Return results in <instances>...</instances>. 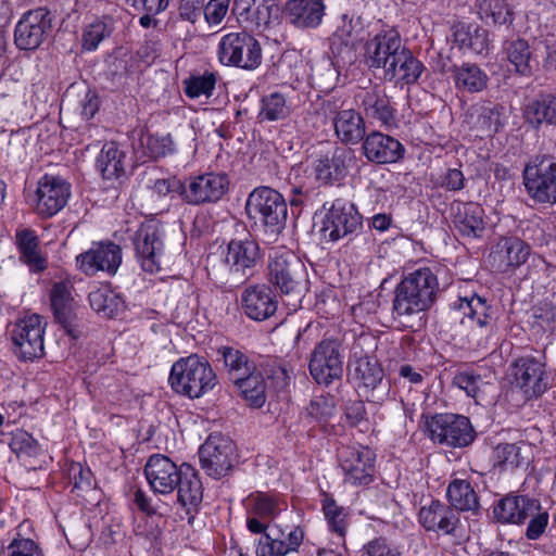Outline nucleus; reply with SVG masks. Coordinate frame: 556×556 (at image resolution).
<instances>
[{
  "label": "nucleus",
  "instance_id": "27",
  "mask_svg": "<svg viewBox=\"0 0 556 556\" xmlns=\"http://www.w3.org/2000/svg\"><path fill=\"white\" fill-rule=\"evenodd\" d=\"M351 161V152L344 148H336L315 159L312 163V170L315 179L323 184L332 186L345 178Z\"/></svg>",
  "mask_w": 556,
  "mask_h": 556
},
{
  "label": "nucleus",
  "instance_id": "59",
  "mask_svg": "<svg viewBox=\"0 0 556 556\" xmlns=\"http://www.w3.org/2000/svg\"><path fill=\"white\" fill-rule=\"evenodd\" d=\"M10 447L17 457H35L40 453L38 442L29 433L22 430L13 433Z\"/></svg>",
  "mask_w": 556,
  "mask_h": 556
},
{
  "label": "nucleus",
  "instance_id": "49",
  "mask_svg": "<svg viewBox=\"0 0 556 556\" xmlns=\"http://www.w3.org/2000/svg\"><path fill=\"white\" fill-rule=\"evenodd\" d=\"M478 8L481 20L491 21L498 26L513 25L515 12L506 0H481Z\"/></svg>",
  "mask_w": 556,
  "mask_h": 556
},
{
  "label": "nucleus",
  "instance_id": "9",
  "mask_svg": "<svg viewBox=\"0 0 556 556\" xmlns=\"http://www.w3.org/2000/svg\"><path fill=\"white\" fill-rule=\"evenodd\" d=\"M308 369L318 384L327 387L340 380L343 375L340 342L336 339L321 340L311 353Z\"/></svg>",
  "mask_w": 556,
  "mask_h": 556
},
{
  "label": "nucleus",
  "instance_id": "32",
  "mask_svg": "<svg viewBox=\"0 0 556 556\" xmlns=\"http://www.w3.org/2000/svg\"><path fill=\"white\" fill-rule=\"evenodd\" d=\"M532 458V445L526 441L500 443L493 450L494 467L501 471L527 469Z\"/></svg>",
  "mask_w": 556,
  "mask_h": 556
},
{
  "label": "nucleus",
  "instance_id": "8",
  "mask_svg": "<svg viewBox=\"0 0 556 556\" xmlns=\"http://www.w3.org/2000/svg\"><path fill=\"white\" fill-rule=\"evenodd\" d=\"M523 185L531 199L539 203H556V162L536 156L523 169Z\"/></svg>",
  "mask_w": 556,
  "mask_h": 556
},
{
  "label": "nucleus",
  "instance_id": "39",
  "mask_svg": "<svg viewBox=\"0 0 556 556\" xmlns=\"http://www.w3.org/2000/svg\"><path fill=\"white\" fill-rule=\"evenodd\" d=\"M454 41L460 49L476 54H486L491 48L489 30L479 25H459L454 31Z\"/></svg>",
  "mask_w": 556,
  "mask_h": 556
},
{
  "label": "nucleus",
  "instance_id": "51",
  "mask_svg": "<svg viewBox=\"0 0 556 556\" xmlns=\"http://www.w3.org/2000/svg\"><path fill=\"white\" fill-rule=\"evenodd\" d=\"M248 506L251 514L264 520H271L286 508V504L278 497L266 493L250 496Z\"/></svg>",
  "mask_w": 556,
  "mask_h": 556
},
{
  "label": "nucleus",
  "instance_id": "54",
  "mask_svg": "<svg viewBox=\"0 0 556 556\" xmlns=\"http://www.w3.org/2000/svg\"><path fill=\"white\" fill-rule=\"evenodd\" d=\"M112 29V18L103 17L94 21L84 31V48L87 50L97 49L99 43L111 35Z\"/></svg>",
  "mask_w": 556,
  "mask_h": 556
},
{
  "label": "nucleus",
  "instance_id": "41",
  "mask_svg": "<svg viewBox=\"0 0 556 556\" xmlns=\"http://www.w3.org/2000/svg\"><path fill=\"white\" fill-rule=\"evenodd\" d=\"M238 7H243V12L240 15L245 14V21L250 22L256 29H265L269 25L278 20L279 7L273 0H262L258 3L252 5L247 0H241L237 3Z\"/></svg>",
  "mask_w": 556,
  "mask_h": 556
},
{
  "label": "nucleus",
  "instance_id": "2",
  "mask_svg": "<svg viewBox=\"0 0 556 556\" xmlns=\"http://www.w3.org/2000/svg\"><path fill=\"white\" fill-rule=\"evenodd\" d=\"M168 381L176 393L199 399L216 386L217 377L206 359L190 355L173 364Z\"/></svg>",
  "mask_w": 556,
  "mask_h": 556
},
{
  "label": "nucleus",
  "instance_id": "11",
  "mask_svg": "<svg viewBox=\"0 0 556 556\" xmlns=\"http://www.w3.org/2000/svg\"><path fill=\"white\" fill-rule=\"evenodd\" d=\"M45 325L39 315L18 319L11 330L14 352L20 359L31 361L43 354Z\"/></svg>",
  "mask_w": 556,
  "mask_h": 556
},
{
  "label": "nucleus",
  "instance_id": "33",
  "mask_svg": "<svg viewBox=\"0 0 556 556\" xmlns=\"http://www.w3.org/2000/svg\"><path fill=\"white\" fill-rule=\"evenodd\" d=\"M530 254V247L518 238L501 240L490 253L491 265L498 271H507L523 264Z\"/></svg>",
  "mask_w": 556,
  "mask_h": 556
},
{
  "label": "nucleus",
  "instance_id": "61",
  "mask_svg": "<svg viewBox=\"0 0 556 556\" xmlns=\"http://www.w3.org/2000/svg\"><path fill=\"white\" fill-rule=\"evenodd\" d=\"M307 414L318 422H326L334 413L332 399L316 396L306 408Z\"/></svg>",
  "mask_w": 556,
  "mask_h": 556
},
{
  "label": "nucleus",
  "instance_id": "36",
  "mask_svg": "<svg viewBox=\"0 0 556 556\" xmlns=\"http://www.w3.org/2000/svg\"><path fill=\"white\" fill-rule=\"evenodd\" d=\"M326 5L323 0H288L286 14L291 24L298 28H316L325 16Z\"/></svg>",
  "mask_w": 556,
  "mask_h": 556
},
{
  "label": "nucleus",
  "instance_id": "3",
  "mask_svg": "<svg viewBox=\"0 0 556 556\" xmlns=\"http://www.w3.org/2000/svg\"><path fill=\"white\" fill-rule=\"evenodd\" d=\"M245 211L249 218L264 227L265 232L277 236L282 231L288 216L285 198L269 187H257L248 197Z\"/></svg>",
  "mask_w": 556,
  "mask_h": 556
},
{
  "label": "nucleus",
  "instance_id": "23",
  "mask_svg": "<svg viewBox=\"0 0 556 556\" xmlns=\"http://www.w3.org/2000/svg\"><path fill=\"white\" fill-rule=\"evenodd\" d=\"M182 472V465L177 466L165 455L154 454L148 459L144 473L155 493L170 494L177 488Z\"/></svg>",
  "mask_w": 556,
  "mask_h": 556
},
{
  "label": "nucleus",
  "instance_id": "45",
  "mask_svg": "<svg viewBox=\"0 0 556 556\" xmlns=\"http://www.w3.org/2000/svg\"><path fill=\"white\" fill-rule=\"evenodd\" d=\"M21 260L33 271H42L47 268V260L38 250V238L33 230L24 229L16 233Z\"/></svg>",
  "mask_w": 556,
  "mask_h": 556
},
{
  "label": "nucleus",
  "instance_id": "55",
  "mask_svg": "<svg viewBox=\"0 0 556 556\" xmlns=\"http://www.w3.org/2000/svg\"><path fill=\"white\" fill-rule=\"evenodd\" d=\"M323 510L329 528L339 536L344 538L348 528L344 508L339 506L334 500L326 497Z\"/></svg>",
  "mask_w": 556,
  "mask_h": 556
},
{
  "label": "nucleus",
  "instance_id": "35",
  "mask_svg": "<svg viewBox=\"0 0 556 556\" xmlns=\"http://www.w3.org/2000/svg\"><path fill=\"white\" fill-rule=\"evenodd\" d=\"M539 508L540 505L535 500L521 495H508L498 501L493 514L500 522L523 523Z\"/></svg>",
  "mask_w": 556,
  "mask_h": 556
},
{
  "label": "nucleus",
  "instance_id": "26",
  "mask_svg": "<svg viewBox=\"0 0 556 556\" xmlns=\"http://www.w3.org/2000/svg\"><path fill=\"white\" fill-rule=\"evenodd\" d=\"M515 368L516 387L523 393L525 400L538 397L547 390V376L539 361L522 357L515 363Z\"/></svg>",
  "mask_w": 556,
  "mask_h": 556
},
{
  "label": "nucleus",
  "instance_id": "6",
  "mask_svg": "<svg viewBox=\"0 0 556 556\" xmlns=\"http://www.w3.org/2000/svg\"><path fill=\"white\" fill-rule=\"evenodd\" d=\"M427 429L434 443L448 447L468 446L476 438L470 420L463 415L437 414L427 421Z\"/></svg>",
  "mask_w": 556,
  "mask_h": 556
},
{
  "label": "nucleus",
  "instance_id": "44",
  "mask_svg": "<svg viewBox=\"0 0 556 556\" xmlns=\"http://www.w3.org/2000/svg\"><path fill=\"white\" fill-rule=\"evenodd\" d=\"M451 507L460 511H477L479 509L478 495L470 482L463 479L453 480L446 491Z\"/></svg>",
  "mask_w": 556,
  "mask_h": 556
},
{
  "label": "nucleus",
  "instance_id": "57",
  "mask_svg": "<svg viewBox=\"0 0 556 556\" xmlns=\"http://www.w3.org/2000/svg\"><path fill=\"white\" fill-rule=\"evenodd\" d=\"M186 94L190 98L211 97L216 84L214 73H204L203 75L191 76L185 81Z\"/></svg>",
  "mask_w": 556,
  "mask_h": 556
},
{
  "label": "nucleus",
  "instance_id": "60",
  "mask_svg": "<svg viewBox=\"0 0 556 556\" xmlns=\"http://www.w3.org/2000/svg\"><path fill=\"white\" fill-rule=\"evenodd\" d=\"M70 478L73 483V491H77L78 496L92 491L96 484L91 470L84 468L79 463L71 465Z\"/></svg>",
  "mask_w": 556,
  "mask_h": 556
},
{
  "label": "nucleus",
  "instance_id": "50",
  "mask_svg": "<svg viewBox=\"0 0 556 556\" xmlns=\"http://www.w3.org/2000/svg\"><path fill=\"white\" fill-rule=\"evenodd\" d=\"M363 31V18L354 14L350 15L344 13L340 16L339 24L332 34V47L336 45V41L349 47L350 45H353L354 41L362 39Z\"/></svg>",
  "mask_w": 556,
  "mask_h": 556
},
{
  "label": "nucleus",
  "instance_id": "28",
  "mask_svg": "<svg viewBox=\"0 0 556 556\" xmlns=\"http://www.w3.org/2000/svg\"><path fill=\"white\" fill-rule=\"evenodd\" d=\"M366 159L376 164H390L400 161L405 152L404 146L395 138L380 131H371L363 139Z\"/></svg>",
  "mask_w": 556,
  "mask_h": 556
},
{
  "label": "nucleus",
  "instance_id": "43",
  "mask_svg": "<svg viewBox=\"0 0 556 556\" xmlns=\"http://www.w3.org/2000/svg\"><path fill=\"white\" fill-rule=\"evenodd\" d=\"M244 401L254 408L262 407L266 402V382L260 371L250 374L233 382Z\"/></svg>",
  "mask_w": 556,
  "mask_h": 556
},
{
  "label": "nucleus",
  "instance_id": "21",
  "mask_svg": "<svg viewBox=\"0 0 556 556\" xmlns=\"http://www.w3.org/2000/svg\"><path fill=\"white\" fill-rule=\"evenodd\" d=\"M260 257V247L255 240L232 239L227 245L224 262L230 274L245 280L252 275Z\"/></svg>",
  "mask_w": 556,
  "mask_h": 556
},
{
  "label": "nucleus",
  "instance_id": "5",
  "mask_svg": "<svg viewBox=\"0 0 556 556\" xmlns=\"http://www.w3.org/2000/svg\"><path fill=\"white\" fill-rule=\"evenodd\" d=\"M453 308L464 316L462 325L468 330V343L478 348L485 345L494 327L492 308L486 304L485 299L477 294L470 298H458L453 303Z\"/></svg>",
  "mask_w": 556,
  "mask_h": 556
},
{
  "label": "nucleus",
  "instance_id": "47",
  "mask_svg": "<svg viewBox=\"0 0 556 556\" xmlns=\"http://www.w3.org/2000/svg\"><path fill=\"white\" fill-rule=\"evenodd\" d=\"M217 353L222 356L224 367L232 382L255 369L253 364L250 363L249 357L238 349L232 346H220L217 350Z\"/></svg>",
  "mask_w": 556,
  "mask_h": 556
},
{
  "label": "nucleus",
  "instance_id": "13",
  "mask_svg": "<svg viewBox=\"0 0 556 556\" xmlns=\"http://www.w3.org/2000/svg\"><path fill=\"white\" fill-rule=\"evenodd\" d=\"M338 459L346 482L368 484L372 481L375 454L370 448L363 445H343L338 448Z\"/></svg>",
  "mask_w": 556,
  "mask_h": 556
},
{
  "label": "nucleus",
  "instance_id": "10",
  "mask_svg": "<svg viewBox=\"0 0 556 556\" xmlns=\"http://www.w3.org/2000/svg\"><path fill=\"white\" fill-rule=\"evenodd\" d=\"M235 443L219 433L211 434L199 450L202 469L211 477L220 479L232 468Z\"/></svg>",
  "mask_w": 556,
  "mask_h": 556
},
{
  "label": "nucleus",
  "instance_id": "20",
  "mask_svg": "<svg viewBox=\"0 0 556 556\" xmlns=\"http://www.w3.org/2000/svg\"><path fill=\"white\" fill-rule=\"evenodd\" d=\"M79 269L88 276L98 271L114 275L122 263V249L113 242H100L77 256Z\"/></svg>",
  "mask_w": 556,
  "mask_h": 556
},
{
  "label": "nucleus",
  "instance_id": "53",
  "mask_svg": "<svg viewBox=\"0 0 556 556\" xmlns=\"http://www.w3.org/2000/svg\"><path fill=\"white\" fill-rule=\"evenodd\" d=\"M507 58L515 65L516 71L522 75H530L532 72L531 52L529 45L523 39H516L507 47Z\"/></svg>",
  "mask_w": 556,
  "mask_h": 556
},
{
  "label": "nucleus",
  "instance_id": "64",
  "mask_svg": "<svg viewBox=\"0 0 556 556\" xmlns=\"http://www.w3.org/2000/svg\"><path fill=\"white\" fill-rule=\"evenodd\" d=\"M71 288L68 282H55L50 292L51 307L75 304Z\"/></svg>",
  "mask_w": 556,
  "mask_h": 556
},
{
  "label": "nucleus",
  "instance_id": "25",
  "mask_svg": "<svg viewBox=\"0 0 556 556\" xmlns=\"http://www.w3.org/2000/svg\"><path fill=\"white\" fill-rule=\"evenodd\" d=\"M404 47L397 30L388 29L375 35L365 43V62L369 67L384 68L390 64L395 53Z\"/></svg>",
  "mask_w": 556,
  "mask_h": 556
},
{
  "label": "nucleus",
  "instance_id": "37",
  "mask_svg": "<svg viewBox=\"0 0 556 556\" xmlns=\"http://www.w3.org/2000/svg\"><path fill=\"white\" fill-rule=\"evenodd\" d=\"M181 478L177 483V501L187 513L197 511L203 500V486L197 470L182 464Z\"/></svg>",
  "mask_w": 556,
  "mask_h": 556
},
{
  "label": "nucleus",
  "instance_id": "15",
  "mask_svg": "<svg viewBox=\"0 0 556 556\" xmlns=\"http://www.w3.org/2000/svg\"><path fill=\"white\" fill-rule=\"evenodd\" d=\"M268 276L283 294L299 293L305 277L304 264L291 252L276 254L268 265Z\"/></svg>",
  "mask_w": 556,
  "mask_h": 556
},
{
  "label": "nucleus",
  "instance_id": "46",
  "mask_svg": "<svg viewBox=\"0 0 556 556\" xmlns=\"http://www.w3.org/2000/svg\"><path fill=\"white\" fill-rule=\"evenodd\" d=\"M124 160L125 154L117 144L106 142L97 157V168L104 179H115L125 172Z\"/></svg>",
  "mask_w": 556,
  "mask_h": 556
},
{
  "label": "nucleus",
  "instance_id": "22",
  "mask_svg": "<svg viewBox=\"0 0 556 556\" xmlns=\"http://www.w3.org/2000/svg\"><path fill=\"white\" fill-rule=\"evenodd\" d=\"M36 194L38 214L51 217L66 205L71 195V187L60 177L45 175L38 184Z\"/></svg>",
  "mask_w": 556,
  "mask_h": 556
},
{
  "label": "nucleus",
  "instance_id": "18",
  "mask_svg": "<svg viewBox=\"0 0 556 556\" xmlns=\"http://www.w3.org/2000/svg\"><path fill=\"white\" fill-rule=\"evenodd\" d=\"M228 187L225 175L206 173L184 182L182 200L188 204L200 205L218 201Z\"/></svg>",
  "mask_w": 556,
  "mask_h": 556
},
{
  "label": "nucleus",
  "instance_id": "42",
  "mask_svg": "<svg viewBox=\"0 0 556 556\" xmlns=\"http://www.w3.org/2000/svg\"><path fill=\"white\" fill-rule=\"evenodd\" d=\"M452 76L455 87L467 92H480L488 86V75L476 64L464 63L453 66Z\"/></svg>",
  "mask_w": 556,
  "mask_h": 556
},
{
  "label": "nucleus",
  "instance_id": "7",
  "mask_svg": "<svg viewBox=\"0 0 556 556\" xmlns=\"http://www.w3.org/2000/svg\"><path fill=\"white\" fill-rule=\"evenodd\" d=\"M363 228V217L356 206L349 201L337 199L323 219L321 235L325 240L336 242L352 239Z\"/></svg>",
  "mask_w": 556,
  "mask_h": 556
},
{
  "label": "nucleus",
  "instance_id": "16",
  "mask_svg": "<svg viewBox=\"0 0 556 556\" xmlns=\"http://www.w3.org/2000/svg\"><path fill=\"white\" fill-rule=\"evenodd\" d=\"M239 303L242 313L254 321L268 320L278 308V298L267 283H251L244 287Z\"/></svg>",
  "mask_w": 556,
  "mask_h": 556
},
{
  "label": "nucleus",
  "instance_id": "48",
  "mask_svg": "<svg viewBox=\"0 0 556 556\" xmlns=\"http://www.w3.org/2000/svg\"><path fill=\"white\" fill-rule=\"evenodd\" d=\"M452 383L464 390L468 396L476 399L477 402L484 400L494 389V384L484 380L472 370L457 371Z\"/></svg>",
  "mask_w": 556,
  "mask_h": 556
},
{
  "label": "nucleus",
  "instance_id": "56",
  "mask_svg": "<svg viewBox=\"0 0 556 556\" xmlns=\"http://www.w3.org/2000/svg\"><path fill=\"white\" fill-rule=\"evenodd\" d=\"M289 113L286 98L279 92H273L262 99L260 115L267 121L285 118Z\"/></svg>",
  "mask_w": 556,
  "mask_h": 556
},
{
  "label": "nucleus",
  "instance_id": "31",
  "mask_svg": "<svg viewBox=\"0 0 556 556\" xmlns=\"http://www.w3.org/2000/svg\"><path fill=\"white\" fill-rule=\"evenodd\" d=\"M502 106L491 102H480L471 105L466 113V123L476 137H492L502 127Z\"/></svg>",
  "mask_w": 556,
  "mask_h": 556
},
{
  "label": "nucleus",
  "instance_id": "62",
  "mask_svg": "<svg viewBox=\"0 0 556 556\" xmlns=\"http://www.w3.org/2000/svg\"><path fill=\"white\" fill-rule=\"evenodd\" d=\"M364 554L366 556H402V551L386 538H376L364 546Z\"/></svg>",
  "mask_w": 556,
  "mask_h": 556
},
{
  "label": "nucleus",
  "instance_id": "1",
  "mask_svg": "<svg viewBox=\"0 0 556 556\" xmlns=\"http://www.w3.org/2000/svg\"><path fill=\"white\" fill-rule=\"evenodd\" d=\"M438 290V278L429 267H420L408 273L394 290L393 317L408 326L412 317L432 306Z\"/></svg>",
  "mask_w": 556,
  "mask_h": 556
},
{
  "label": "nucleus",
  "instance_id": "58",
  "mask_svg": "<svg viewBox=\"0 0 556 556\" xmlns=\"http://www.w3.org/2000/svg\"><path fill=\"white\" fill-rule=\"evenodd\" d=\"M54 318L60 324L66 333L73 339H77L81 334L79 325L77 323V314L75 312V304L52 307Z\"/></svg>",
  "mask_w": 556,
  "mask_h": 556
},
{
  "label": "nucleus",
  "instance_id": "12",
  "mask_svg": "<svg viewBox=\"0 0 556 556\" xmlns=\"http://www.w3.org/2000/svg\"><path fill=\"white\" fill-rule=\"evenodd\" d=\"M132 243L141 268L151 274L159 271L164 252L159 225L153 220L142 223L134 235Z\"/></svg>",
  "mask_w": 556,
  "mask_h": 556
},
{
  "label": "nucleus",
  "instance_id": "38",
  "mask_svg": "<svg viewBox=\"0 0 556 556\" xmlns=\"http://www.w3.org/2000/svg\"><path fill=\"white\" fill-rule=\"evenodd\" d=\"M361 105L365 115L379 122L381 126L387 128L396 126L395 110L391 106L390 100L383 90L366 91Z\"/></svg>",
  "mask_w": 556,
  "mask_h": 556
},
{
  "label": "nucleus",
  "instance_id": "34",
  "mask_svg": "<svg viewBox=\"0 0 556 556\" xmlns=\"http://www.w3.org/2000/svg\"><path fill=\"white\" fill-rule=\"evenodd\" d=\"M424 70V64L404 46L387 65L383 76L390 81L412 85L418 80Z\"/></svg>",
  "mask_w": 556,
  "mask_h": 556
},
{
  "label": "nucleus",
  "instance_id": "24",
  "mask_svg": "<svg viewBox=\"0 0 556 556\" xmlns=\"http://www.w3.org/2000/svg\"><path fill=\"white\" fill-rule=\"evenodd\" d=\"M339 100H328L324 109L333 113V127L338 138L344 143L356 144L365 137V122L362 115L353 109L342 110Z\"/></svg>",
  "mask_w": 556,
  "mask_h": 556
},
{
  "label": "nucleus",
  "instance_id": "40",
  "mask_svg": "<svg viewBox=\"0 0 556 556\" xmlns=\"http://www.w3.org/2000/svg\"><path fill=\"white\" fill-rule=\"evenodd\" d=\"M525 118L534 128H539L542 124L556 126V97L540 94L530 101L525 108Z\"/></svg>",
  "mask_w": 556,
  "mask_h": 556
},
{
  "label": "nucleus",
  "instance_id": "52",
  "mask_svg": "<svg viewBox=\"0 0 556 556\" xmlns=\"http://www.w3.org/2000/svg\"><path fill=\"white\" fill-rule=\"evenodd\" d=\"M89 303L93 311L106 317L114 316L122 305L121 299L110 290L97 289L89 293Z\"/></svg>",
  "mask_w": 556,
  "mask_h": 556
},
{
  "label": "nucleus",
  "instance_id": "19",
  "mask_svg": "<svg viewBox=\"0 0 556 556\" xmlns=\"http://www.w3.org/2000/svg\"><path fill=\"white\" fill-rule=\"evenodd\" d=\"M355 378L358 388L367 400L374 403L383 402L390 391V383L384 379V372L377 359L368 356L359 357L355 362Z\"/></svg>",
  "mask_w": 556,
  "mask_h": 556
},
{
  "label": "nucleus",
  "instance_id": "29",
  "mask_svg": "<svg viewBox=\"0 0 556 556\" xmlns=\"http://www.w3.org/2000/svg\"><path fill=\"white\" fill-rule=\"evenodd\" d=\"M484 211L476 202L454 201L450 206V217L454 228L465 237H480L484 230Z\"/></svg>",
  "mask_w": 556,
  "mask_h": 556
},
{
  "label": "nucleus",
  "instance_id": "14",
  "mask_svg": "<svg viewBox=\"0 0 556 556\" xmlns=\"http://www.w3.org/2000/svg\"><path fill=\"white\" fill-rule=\"evenodd\" d=\"M52 18L46 8H37L24 13L15 26L14 42L21 50H35L46 39L51 29Z\"/></svg>",
  "mask_w": 556,
  "mask_h": 556
},
{
  "label": "nucleus",
  "instance_id": "4",
  "mask_svg": "<svg viewBox=\"0 0 556 556\" xmlns=\"http://www.w3.org/2000/svg\"><path fill=\"white\" fill-rule=\"evenodd\" d=\"M217 56L223 65L253 71L261 65L263 53L258 40L249 33L241 30L222 36L218 42Z\"/></svg>",
  "mask_w": 556,
  "mask_h": 556
},
{
  "label": "nucleus",
  "instance_id": "17",
  "mask_svg": "<svg viewBox=\"0 0 556 556\" xmlns=\"http://www.w3.org/2000/svg\"><path fill=\"white\" fill-rule=\"evenodd\" d=\"M304 539L299 526L273 525L270 532L264 533L257 543V556H287L298 552Z\"/></svg>",
  "mask_w": 556,
  "mask_h": 556
},
{
  "label": "nucleus",
  "instance_id": "30",
  "mask_svg": "<svg viewBox=\"0 0 556 556\" xmlns=\"http://www.w3.org/2000/svg\"><path fill=\"white\" fill-rule=\"evenodd\" d=\"M418 520L427 531L445 535L454 534L459 523V518L454 509L440 501H432L429 505L422 506L418 514Z\"/></svg>",
  "mask_w": 556,
  "mask_h": 556
},
{
  "label": "nucleus",
  "instance_id": "63",
  "mask_svg": "<svg viewBox=\"0 0 556 556\" xmlns=\"http://www.w3.org/2000/svg\"><path fill=\"white\" fill-rule=\"evenodd\" d=\"M8 556H43L39 546L30 539L16 538L8 546Z\"/></svg>",
  "mask_w": 556,
  "mask_h": 556
}]
</instances>
